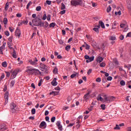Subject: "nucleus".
<instances>
[{"label":"nucleus","instance_id":"nucleus-56","mask_svg":"<svg viewBox=\"0 0 131 131\" xmlns=\"http://www.w3.org/2000/svg\"><path fill=\"white\" fill-rule=\"evenodd\" d=\"M8 40L9 41H10V42H12V41H13V37L11 36L8 38Z\"/></svg>","mask_w":131,"mask_h":131},{"label":"nucleus","instance_id":"nucleus-8","mask_svg":"<svg viewBox=\"0 0 131 131\" xmlns=\"http://www.w3.org/2000/svg\"><path fill=\"white\" fill-rule=\"evenodd\" d=\"M15 36H18V37L19 38V37H20V35H21V31H20L18 29H16V30L15 32Z\"/></svg>","mask_w":131,"mask_h":131},{"label":"nucleus","instance_id":"nucleus-21","mask_svg":"<svg viewBox=\"0 0 131 131\" xmlns=\"http://www.w3.org/2000/svg\"><path fill=\"white\" fill-rule=\"evenodd\" d=\"M74 74H72L71 75V78H74V77H75V76H76L77 75V73L74 72Z\"/></svg>","mask_w":131,"mask_h":131},{"label":"nucleus","instance_id":"nucleus-60","mask_svg":"<svg viewBox=\"0 0 131 131\" xmlns=\"http://www.w3.org/2000/svg\"><path fill=\"white\" fill-rule=\"evenodd\" d=\"M12 42H8L7 45L8 46V47L10 48V47H12Z\"/></svg>","mask_w":131,"mask_h":131},{"label":"nucleus","instance_id":"nucleus-6","mask_svg":"<svg viewBox=\"0 0 131 131\" xmlns=\"http://www.w3.org/2000/svg\"><path fill=\"white\" fill-rule=\"evenodd\" d=\"M91 93H92V91H89L87 93H86L84 95L83 98H84V100H85L86 102H87L88 100H89V99H90V95H91Z\"/></svg>","mask_w":131,"mask_h":131},{"label":"nucleus","instance_id":"nucleus-20","mask_svg":"<svg viewBox=\"0 0 131 131\" xmlns=\"http://www.w3.org/2000/svg\"><path fill=\"white\" fill-rule=\"evenodd\" d=\"M31 5H32V2L30 1L27 5V7H26L27 10H28L29 9V7H30Z\"/></svg>","mask_w":131,"mask_h":131},{"label":"nucleus","instance_id":"nucleus-24","mask_svg":"<svg viewBox=\"0 0 131 131\" xmlns=\"http://www.w3.org/2000/svg\"><path fill=\"white\" fill-rule=\"evenodd\" d=\"M3 22L5 25H7V24H8V18H7V17H5Z\"/></svg>","mask_w":131,"mask_h":131},{"label":"nucleus","instance_id":"nucleus-43","mask_svg":"<svg viewBox=\"0 0 131 131\" xmlns=\"http://www.w3.org/2000/svg\"><path fill=\"white\" fill-rule=\"evenodd\" d=\"M35 108H32L31 110V113L33 115H34V114H35Z\"/></svg>","mask_w":131,"mask_h":131},{"label":"nucleus","instance_id":"nucleus-19","mask_svg":"<svg viewBox=\"0 0 131 131\" xmlns=\"http://www.w3.org/2000/svg\"><path fill=\"white\" fill-rule=\"evenodd\" d=\"M71 48V46H70V45H68L66 47L65 50H66V51H67V52H69Z\"/></svg>","mask_w":131,"mask_h":131},{"label":"nucleus","instance_id":"nucleus-55","mask_svg":"<svg viewBox=\"0 0 131 131\" xmlns=\"http://www.w3.org/2000/svg\"><path fill=\"white\" fill-rule=\"evenodd\" d=\"M107 80H108V81H111V80H112V77L111 76H108L107 78Z\"/></svg>","mask_w":131,"mask_h":131},{"label":"nucleus","instance_id":"nucleus-41","mask_svg":"<svg viewBox=\"0 0 131 131\" xmlns=\"http://www.w3.org/2000/svg\"><path fill=\"white\" fill-rule=\"evenodd\" d=\"M58 42H59V43H60V45H62L63 46L65 45V43H64V42H63V41L61 39L58 40Z\"/></svg>","mask_w":131,"mask_h":131},{"label":"nucleus","instance_id":"nucleus-52","mask_svg":"<svg viewBox=\"0 0 131 131\" xmlns=\"http://www.w3.org/2000/svg\"><path fill=\"white\" fill-rule=\"evenodd\" d=\"M58 126V129H59V130H63L62 125H60L59 126Z\"/></svg>","mask_w":131,"mask_h":131},{"label":"nucleus","instance_id":"nucleus-1","mask_svg":"<svg viewBox=\"0 0 131 131\" xmlns=\"http://www.w3.org/2000/svg\"><path fill=\"white\" fill-rule=\"evenodd\" d=\"M32 23L34 26H39V27H43L45 23L41 21L40 15H38L36 17L32 20Z\"/></svg>","mask_w":131,"mask_h":131},{"label":"nucleus","instance_id":"nucleus-40","mask_svg":"<svg viewBox=\"0 0 131 131\" xmlns=\"http://www.w3.org/2000/svg\"><path fill=\"white\" fill-rule=\"evenodd\" d=\"M2 65L3 67H7V62L4 61V62H2Z\"/></svg>","mask_w":131,"mask_h":131},{"label":"nucleus","instance_id":"nucleus-12","mask_svg":"<svg viewBox=\"0 0 131 131\" xmlns=\"http://www.w3.org/2000/svg\"><path fill=\"white\" fill-rule=\"evenodd\" d=\"M7 43L6 42H3V44L2 46L0 47V51H4L5 50V48H6V45Z\"/></svg>","mask_w":131,"mask_h":131},{"label":"nucleus","instance_id":"nucleus-9","mask_svg":"<svg viewBox=\"0 0 131 131\" xmlns=\"http://www.w3.org/2000/svg\"><path fill=\"white\" fill-rule=\"evenodd\" d=\"M4 98L5 99V103H8L9 100V92H7L5 93L4 95Z\"/></svg>","mask_w":131,"mask_h":131},{"label":"nucleus","instance_id":"nucleus-25","mask_svg":"<svg viewBox=\"0 0 131 131\" xmlns=\"http://www.w3.org/2000/svg\"><path fill=\"white\" fill-rule=\"evenodd\" d=\"M44 23V26H43V27H45V28H47V27H48L49 26V23H48V21H45Z\"/></svg>","mask_w":131,"mask_h":131},{"label":"nucleus","instance_id":"nucleus-2","mask_svg":"<svg viewBox=\"0 0 131 131\" xmlns=\"http://www.w3.org/2000/svg\"><path fill=\"white\" fill-rule=\"evenodd\" d=\"M27 70H26V72L29 73V74H30V75H33V74H34L35 76H37L38 75V74L41 75V72H40L39 70L32 68L28 69L30 68V67H27Z\"/></svg>","mask_w":131,"mask_h":131},{"label":"nucleus","instance_id":"nucleus-27","mask_svg":"<svg viewBox=\"0 0 131 131\" xmlns=\"http://www.w3.org/2000/svg\"><path fill=\"white\" fill-rule=\"evenodd\" d=\"M18 70H14L12 73V75H13L14 76H17V74H18Z\"/></svg>","mask_w":131,"mask_h":131},{"label":"nucleus","instance_id":"nucleus-46","mask_svg":"<svg viewBox=\"0 0 131 131\" xmlns=\"http://www.w3.org/2000/svg\"><path fill=\"white\" fill-rule=\"evenodd\" d=\"M93 30L95 31V32H97V33H99V29H98V28H94Z\"/></svg>","mask_w":131,"mask_h":131},{"label":"nucleus","instance_id":"nucleus-4","mask_svg":"<svg viewBox=\"0 0 131 131\" xmlns=\"http://www.w3.org/2000/svg\"><path fill=\"white\" fill-rule=\"evenodd\" d=\"M40 68L41 69H42V70H41V71H44L45 70L44 73H45L46 74L49 73V70H48V66H46L45 64L40 63Z\"/></svg>","mask_w":131,"mask_h":131},{"label":"nucleus","instance_id":"nucleus-53","mask_svg":"<svg viewBox=\"0 0 131 131\" xmlns=\"http://www.w3.org/2000/svg\"><path fill=\"white\" fill-rule=\"evenodd\" d=\"M92 71H93V70L92 69H89L88 72V75H90V74H91L92 73Z\"/></svg>","mask_w":131,"mask_h":131},{"label":"nucleus","instance_id":"nucleus-26","mask_svg":"<svg viewBox=\"0 0 131 131\" xmlns=\"http://www.w3.org/2000/svg\"><path fill=\"white\" fill-rule=\"evenodd\" d=\"M120 84H121V85L123 86V85H125V82L124 81V80H122L120 82Z\"/></svg>","mask_w":131,"mask_h":131},{"label":"nucleus","instance_id":"nucleus-18","mask_svg":"<svg viewBox=\"0 0 131 131\" xmlns=\"http://www.w3.org/2000/svg\"><path fill=\"white\" fill-rule=\"evenodd\" d=\"M29 63H30L31 65H36L35 61H32V59L29 60Z\"/></svg>","mask_w":131,"mask_h":131},{"label":"nucleus","instance_id":"nucleus-62","mask_svg":"<svg viewBox=\"0 0 131 131\" xmlns=\"http://www.w3.org/2000/svg\"><path fill=\"white\" fill-rule=\"evenodd\" d=\"M42 20H46L47 19V14H45L42 18Z\"/></svg>","mask_w":131,"mask_h":131},{"label":"nucleus","instance_id":"nucleus-57","mask_svg":"<svg viewBox=\"0 0 131 131\" xmlns=\"http://www.w3.org/2000/svg\"><path fill=\"white\" fill-rule=\"evenodd\" d=\"M126 37H131V32H129L127 34Z\"/></svg>","mask_w":131,"mask_h":131},{"label":"nucleus","instance_id":"nucleus-17","mask_svg":"<svg viewBox=\"0 0 131 131\" xmlns=\"http://www.w3.org/2000/svg\"><path fill=\"white\" fill-rule=\"evenodd\" d=\"M53 72L54 74H58V68H57L56 67L54 68Z\"/></svg>","mask_w":131,"mask_h":131},{"label":"nucleus","instance_id":"nucleus-32","mask_svg":"<svg viewBox=\"0 0 131 131\" xmlns=\"http://www.w3.org/2000/svg\"><path fill=\"white\" fill-rule=\"evenodd\" d=\"M112 9V8H111V6H109L106 9L107 13H109V12H110Z\"/></svg>","mask_w":131,"mask_h":131},{"label":"nucleus","instance_id":"nucleus-58","mask_svg":"<svg viewBox=\"0 0 131 131\" xmlns=\"http://www.w3.org/2000/svg\"><path fill=\"white\" fill-rule=\"evenodd\" d=\"M124 26H125V24H121L120 25V28H124Z\"/></svg>","mask_w":131,"mask_h":131},{"label":"nucleus","instance_id":"nucleus-5","mask_svg":"<svg viewBox=\"0 0 131 131\" xmlns=\"http://www.w3.org/2000/svg\"><path fill=\"white\" fill-rule=\"evenodd\" d=\"M16 109H17L16 104L14 102H12L10 104V112H12V113H15Z\"/></svg>","mask_w":131,"mask_h":131},{"label":"nucleus","instance_id":"nucleus-10","mask_svg":"<svg viewBox=\"0 0 131 131\" xmlns=\"http://www.w3.org/2000/svg\"><path fill=\"white\" fill-rule=\"evenodd\" d=\"M43 126H45L44 128L47 127V123L45 121H42L39 125V127L40 128H41L42 127H43Z\"/></svg>","mask_w":131,"mask_h":131},{"label":"nucleus","instance_id":"nucleus-13","mask_svg":"<svg viewBox=\"0 0 131 131\" xmlns=\"http://www.w3.org/2000/svg\"><path fill=\"white\" fill-rule=\"evenodd\" d=\"M59 92L52 91L49 93V95H54V96H58L59 95Z\"/></svg>","mask_w":131,"mask_h":131},{"label":"nucleus","instance_id":"nucleus-16","mask_svg":"<svg viewBox=\"0 0 131 131\" xmlns=\"http://www.w3.org/2000/svg\"><path fill=\"white\" fill-rule=\"evenodd\" d=\"M51 84L52 85H53V86H56V85H57V84H58V82H57V81H55V80H53L51 82Z\"/></svg>","mask_w":131,"mask_h":131},{"label":"nucleus","instance_id":"nucleus-29","mask_svg":"<svg viewBox=\"0 0 131 131\" xmlns=\"http://www.w3.org/2000/svg\"><path fill=\"white\" fill-rule=\"evenodd\" d=\"M104 100L106 102H110V100H109V97H107L106 95H104Z\"/></svg>","mask_w":131,"mask_h":131},{"label":"nucleus","instance_id":"nucleus-51","mask_svg":"<svg viewBox=\"0 0 131 131\" xmlns=\"http://www.w3.org/2000/svg\"><path fill=\"white\" fill-rule=\"evenodd\" d=\"M5 35H6V36H9V35H10V33L9 32V31H6L5 32Z\"/></svg>","mask_w":131,"mask_h":131},{"label":"nucleus","instance_id":"nucleus-37","mask_svg":"<svg viewBox=\"0 0 131 131\" xmlns=\"http://www.w3.org/2000/svg\"><path fill=\"white\" fill-rule=\"evenodd\" d=\"M65 8H66V6H65V5H64V3H61V10H64Z\"/></svg>","mask_w":131,"mask_h":131},{"label":"nucleus","instance_id":"nucleus-7","mask_svg":"<svg viewBox=\"0 0 131 131\" xmlns=\"http://www.w3.org/2000/svg\"><path fill=\"white\" fill-rule=\"evenodd\" d=\"M9 48L11 50H13V53H12V55L13 57V58H17V55H16V51H15V49L13 47H11V46L10 47H9Z\"/></svg>","mask_w":131,"mask_h":131},{"label":"nucleus","instance_id":"nucleus-38","mask_svg":"<svg viewBox=\"0 0 131 131\" xmlns=\"http://www.w3.org/2000/svg\"><path fill=\"white\" fill-rule=\"evenodd\" d=\"M106 66V63L105 62H102L100 64V67H105Z\"/></svg>","mask_w":131,"mask_h":131},{"label":"nucleus","instance_id":"nucleus-61","mask_svg":"<svg viewBox=\"0 0 131 131\" xmlns=\"http://www.w3.org/2000/svg\"><path fill=\"white\" fill-rule=\"evenodd\" d=\"M127 8L129 11H131V5L128 4L127 5Z\"/></svg>","mask_w":131,"mask_h":131},{"label":"nucleus","instance_id":"nucleus-44","mask_svg":"<svg viewBox=\"0 0 131 131\" xmlns=\"http://www.w3.org/2000/svg\"><path fill=\"white\" fill-rule=\"evenodd\" d=\"M114 129H120V127H119V125H118V124H117L116 125V127H115L114 128Z\"/></svg>","mask_w":131,"mask_h":131},{"label":"nucleus","instance_id":"nucleus-49","mask_svg":"<svg viewBox=\"0 0 131 131\" xmlns=\"http://www.w3.org/2000/svg\"><path fill=\"white\" fill-rule=\"evenodd\" d=\"M97 100L98 101H99V100H100V101H103V98H102V97L101 96H99V95L97 97Z\"/></svg>","mask_w":131,"mask_h":131},{"label":"nucleus","instance_id":"nucleus-3","mask_svg":"<svg viewBox=\"0 0 131 131\" xmlns=\"http://www.w3.org/2000/svg\"><path fill=\"white\" fill-rule=\"evenodd\" d=\"M71 5L73 7H77V6H83V1L82 0H71Z\"/></svg>","mask_w":131,"mask_h":131},{"label":"nucleus","instance_id":"nucleus-47","mask_svg":"<svg viewBox=\"0 0 131 131\" xmlns=\"http://www.w3.org/2000/svg\"><path fill=\"white\" fill-rule=\"evenodd\" d=\"M94 59H95V57H94V56H92V57H89V58L90 62H92V61H94Z\"/></svg>","mask_w":131,"mask_h":131},{"label":"nucleus","instance_id":"nucleus-54","mask_svg":"<svg viewBox=\"0 0 131 131\" xmlns=\"http://www.w3.org/2000/svg\"><path fill=\"white\" fill-rule=\"evenodd\" d=\"M96 81H97V82H101V78L98 77L96 79Z\"/></svg>","mask_w":131,"mask_h":131},{"label":"nucleus","instance_id":"nucleus-30","mask_svg":"<svg viewBox=\"0 0 131 131\" xmlns=\"http://www.w3.org/2000/svg\"><path fill=\"white\" fill-rule=\"evenodd\" d=\"M8 9H9V3H7L5 5V10H6V11H8Z\"/></svg>","mask_w":131,"mask_h":131},{"label":"nucleus","instance_id":"nucleus-64","mask_svg":"<svg viewBox=\"0 0 131 131\" xmlns=\"http://www.w3.org/2000/svg\"><path fill=\"white\" fill-rule=\"evenodd\" d=\"M15 77H16L15 76H14V75H13V74H12L10 76L11 79H14V78H15Z\"/></svg>","mask_w":131,"mask_h":131},{"label":"nucleus","instance_id":"nucleus-35","mask_svg":"<svg viewBox=\"0 0 131 131\" xmlns=\"http://www.w3.org/2000/svg\"><path fill=\"white\" fill-rule=\"evenodd\" d=\"M22 24H25L26 25H27V24H28V19H26V20H24L22 21Z\"/></svg>","mask_w":131,"mask_h":131},{"label":"nucleus","instance_id":"nucleus-14","mask_svg":"<svg viewBox=\"0 0 131 131\" xmlns=\"http://www.w3.org/2000/svg\"><path fill=\"white\" fill-rule=\"evenodd\" d=\"M99 25L102 28H105V25L104 24V23L102 20H100L99 21Z\"/></svg>","mask_w":131,"mask_h":131},{"label":"nucleus","instance_id":"nucleus-31","mask_svg":"<svg viewBox=\"0 0 131 131\" xmlns=\"http://www.w3.org/2000/svg\"><path fill=\"white\" fill-rule=\"evenodd\" d=\"M15 84V80H12L10 82V86H14V85Z\"/></svg>","mask_w":131,"mask_h":131},{"label":"nucleus","instance_id":"nucleus-42","mask_svg":"<svg viewBox=\"0 0 131 131\" xmlns=\"http://www.w3.org/2000/svg\"><path fill=\"white\" fill-rule=\"evenodd\" d=\"M55 120H56V117H53L51 119V122H55Z\"/></svg>","mask_w":131,"mask_h":131},{"label":"nucleus","instance_id":"nucleus-15","mask_svg":"<svg viewBox=\"0 0 131 131\" xmlns=\"http://www.w3.org/2000/svg\"><path fill=\"white\" fill-rule=\"evenodd\" d=\"M113 62L116 65H119V62H118L117 59H116V58L113 59Z\"/></svg>","mask_w":131,"mask_h":131},{"label":"nucleus","instance_id":"nucleus-34","mask_svg":"<svg viewBox=\"0 0 131 131\" xmlns=\"http://www.w3.org/2000/svg\"><path fill=\"white\" fill-rule=\"evenodd\" d=\"M56 26V23H51L50 24V27H53V28H54V27H55V26Z\"/></svg>","mask_w":131,"mask_h":131},{"label":"nucleus","instance_id":"nucleus-39","mask_svg":"<svg viewBox=\"0 0 131 131\" xmlns=\"http://www.w3.org/2000/svg\"><path fill=\"white\" fill-rule=\"evenodd\" d=\"M115 14L116 15H118L119 16H120V15H121V11H119L118 12H115Z\"/></svg>","mask_w":131,"mask_h":131},{"label":"nucleus","instance_id":"nucleus-28","mask_svg":"<svg viewBox=\"0 0 131 131\" xmlns=\"http://www.w3.org/2000/svg\"><path fill=\"white\" fill-rule=\"evenodd\" d=\"M110 40H115L116 39V37L114 36H112L109 38Z\"/></svg>","mask_w":131,"mask_h":131},{"label":"nucleus","instance_id":"nucleus-48","mask_svg":"<svg viewBox=\"0 0 131 131\" xmlns=\"http://www.w3.org/2000/svg\"><path fill=\"white\" fill-rule=\"evenodd\" d=\"M65 13H66V10H62L61 11H60V14L61 15H64V14H65Z\"/></svg>","mask_w":131,"mask_h":131},{"label":"nucleus","instance_id":"nucleus-23","mask_svg":"<svg viewBox=\"0 0 131 131\" xmlns=\"http://www.w3.org/2000/svg\"><path fill=\"white\" fill-rule=\"evenodd\" d=\"M108 100H110V102H112V101H114L115 98L114 96H110L108 97Z\"/></svg>","mask_w":131,"mask_h":131},{"label":"nucleus","instance_id":"nucleus-36","mask_svg":"<svg viewBox=\"0 0 131 131\" xmlns=\"http://www.w3.org/2000/svg\"><path fill=\"white\" fill-rule=\"evenodd\" d=\"M100 107L102 110H105V109H106V105L105 104H101Z\"/></svg>","mask_w":131,"mask_h":131},{"label":"nucleus","instance_id":"nucleus-59","mask_svg":"<svg viewBox=\"0 0 131 131\" xmlns=\"http://www.w3.org/2000/svg\"><path fill=\"white\" fill-rule=\"evenodd\" d=\"M90 45H89L88 44H86L85 49L86 50H90Z\"/></svg>","mask_w":131,"mask_h":131},{"label":"nucleus","instance_id":"nucleus-63","mask_svg":"<svg viewBox=\"0 0 131 131\" xmlns=\"http://www.w3.org/2000/svg\"><path fill=\"white\" fill-rule=\"evenodd\" d=\"M47 20L48 21H51V15H48L47 16Z\"/></svg>","mask_w":131,"mask_h":131},{"label":"nucleus","instance_id":"nucleus-11","mask_svg":"<svg viewBox=\"0 0 131 131\" xmlns=\"http://www.w3.org/2000/svg\"><path fill=\"white\" fill-rule=\"evenodd\" d=\"M103 60H104V58H103V57H102L101 56H99L97 58L96 61L97 62V63H101V62H102L103 61Z\"/></svg>","mask_w":131,"mask_h":131},{"label":"nucleus","instance_id":"nucleus-22","mask_svg":"<svg viewBox=\"0 0 131 131\" xmlns=\"http://www.w3.org/2000/svg\"><path fill=\"white\" fill-rule=\"evenodd\" d=\"M80 119H82V116H79V117L77 119V123H80V121H79Z\"/></svg>","mask_w":131,"mask_h":131},{"label":"nucleus","instance_id":"nucleus-50","mask_svg":"<svg viewBox=\"0 0 131 131\" xmlns=\"http://www.w3.org/2000/svg\"><path fill=\"white\" fill-rule=\"evenodd\" d=\"M120 40H123L124 39V36L123 35H121L119 37Z\"/></svg>","mask_w":131,"mask_h":131},{"label":"nucleus","instance_id":"nucleus-33","mask_svg":"<svg viewBox=\"0 0 131 131\" xmlns=\"http://www.w3.org/2000/svg\"><path fill=\"white\" fill-rule=\"evenodd\" d=\"M40 10H41V6H37L36 8V11H37V12H39V11H40Z\"/></svg>","mask_w":131,"mask_h":131},{"label":"nucleus","instance_id":"nucleus-45","mask_svg":"<svg viewBox=\"0 0 131 131\" xmlns=\"http://www.w3.org/2000/svg\"><path fill=\"white\" fill-rule=\"evenodd\" d=\"M46 4H47V5H49V6H50V5H51L52 4V1L47 0L46 1Z\"/></svg>","mask_w":131,"mask_h":131}]
</instances>
